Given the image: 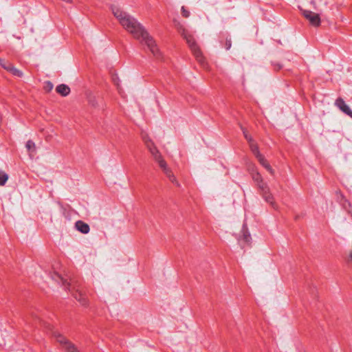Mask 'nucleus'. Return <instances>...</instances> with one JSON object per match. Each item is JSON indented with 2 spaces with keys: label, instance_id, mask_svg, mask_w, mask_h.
<instances>
[{
  "label": "nucleus",
  "instance_id": "nucleus-1",
  "mask_svg": "<svg viewBox=\"0 0 352 352\" xmlns=\"http://www.w3.org/2000/svg\"><path fill=\"white\" fill-rule=\"evenodd\" d=\"M109 9L120 25L127 32L131 34L133 38L144 43L155 58H162V53L157 45L156 41L135 18L116 5H111Z\"/></svg>",
  "mask_w": 352,
  "mask_h": 352
},
{
  "label": "nucleus",
  "instance_id": "nucleus-2",
  "mask_svg": "<svg viewBox=\"0 0 352 352\" xmlns=\"http://www.w3.org/2000/svg\"><path fill=\"white\" fill-rule=\"evenodd\" d=\"M142 138L146 147L149 151L154 160L158 164L159 166L162 168L164 174L169 178L171 182L176 183V179L172 170L168 168L166 162L163 159L160 152L157 148L150 137L148 135L144 134L142 135Z\"/></svg>",
  "mask_w": 352,
  "mask_h": 352
},
{
  "label": "nucleus",
  "instance_id": "nucleus-3",
  "mask_svg": "<svg viewBox=\"0 0 352 352\" xmlns=\"http://www.w3.org/2000/svg\"><path fill=\"white\" fill-rule=\"evenodd\" d=\"M179 32L188 43L197 62H199L204 69H208L207 62L193 37L184 28L179 29Z\"/></svg>",
  "mask_w": 352,
  "mask_h": 352
},
{
  "label": "nucleus",
  "instance_id": "nucleus-4",
  "mask_svg": "<svg viewBox=\"0 0 352 352\" xmlns=\"http://www.w3.org/2000/svg\"><path fill=\"white\" fill-rule=\"evenodd\" d=\"M244 135L245 139L249 142L252 152L254 153L261 165L263 166L270 174H273L274 170L267 162V161L265 159V157L259 153L257 144L245 132H244Z\"/></svg>",
  "mask_w": 352,
  "mask_h": 352
},
{
  "label": "nucleus",
  "instance_id": "nucleus-5",
  "mask_svg": "<svg viewBox=\"0 0 352 352\" xmlns=\"http://www.w3.org/2000/svg\"><path fill=\"white\" fill-rule=\"evenodd\" d=\"M260 194L264 200L274 210L278 209V205L275 201L273 195L271 193L267 184L261 186Z\"/></svg>",
  "mask_w": 352,
  "mask_h": 352
},
{
  "label": "nucleus",
  "instance_id": "nucleus-6",
  "mask_svg": "<svg viewBox=\"0 0 352 352\" xmlns=\"http://www.w3.org/2000/svg\"><path fill=\"white\" fill-rule=\"evenodd\" d=\"M53 270L54 272L52 275V279L56 281L58 284L65 285V270L64 266L58 263H55L53 265Z\"/></svg>",
  "mask_w": 352,
  "mask_h": 352
},
{
  "label": "nucleus",
  "instance_id": "nucleus-7",
  "mask_svg": "<svg viewBox=\"0 0 352 352\" xmlns=\"http://www.w3.org/2000/svg\"><path fill=\"white\" fill-rule=\"evenodd\" d=\"M248 170L252 176V179L256 184V186H258L259 190H261V186L262 184H267L265 182H264V181L262 178V176L257 171L256 168L255 167V166L254 164H249L248 166Z\"/></svg>",
  "mask_w": 352,
  "mask_h": 352
},
{
  "label": "nucleus",
  "instance_id": "nucleus-8",
  "mask_svg": "<svg viewBox=\"0 0 352 352\" xmlns=\"http://www.w3.org/2000/svg\"><path fill=\"white\" fill-rule=\"evenodd\" d=\"M304 17L309 21V23L313 26H319L320 24V17L317 13L311 12L310 10H303L302 11Z\"/></svg>",
  "mask_w": 352,
  "mask_h": 352
},
{
  "label": "nucleus",
  "instance_id": "nucleus-9",
  "mask_svg": "<svg viewBox=\"0 0 352 352\" xmlns=\"http://www.w3.org/2000/svg\"><path fill=\"white\" fill-rule=\"evenodd\" d=\"M336 104L342 112L352 118V111L342 98H338L336 101Z\"/></svg>",
  "mask_w": 352,
  "mask_h": 352
},
{
  "label": "nucleus",
  "instance_id": "nucleus-10",
  "mask_svg": "<svg viewBox=\"0 0 352 352\" xmlns=\"http://www.w3.org/2000/svg\"><path fill=\"white\" fill-rule=\"evenodd\" d=\"M75 228L85 234H88L90 230L89 225L82 221H78L75 223Z\"/></svg>",
  "mask_w": 352,
  "mask_h": 352
},
{
  "label": "nucleus",
  "instance_id": "nucleus-11",
  "mask_svg": "<svg viewBox=\"0 0 352 352\" xmlns=\"http://www.w3.org/2000/svg\"><path fill=\"white\" fill-rule=\"evenodd\" d=\"M54 336L56 338V341L59 342L60 344L63 345V346L65 348L66 346V339L65 336L58 332H54Z\"/></svg>",
  "mask_w": 352,
  "mask_h": 352
},
{
  "label": "nucleus",
  "instance_id": "nucleus-12",
  "mask_svg": "<svg viewBox=\"0 0 352 352\" xmlns=\"http://www.w3.org/2000/svg\"><path fill=\"white\" fill-rule=\"evenodd\" d=\"M76 298L81 304V305L84 307H87L89 305V300L85 295L80 294L79 298L76 296Z\"/></svg>",
  "mask_w": 352,
  "mask_h": 352
},
{
  "label": "nucleus",
  "instance_id": "nucleus-13",
  "mask_svg": "<svg viewBox=\"0 0 352 352\" xmlns=\"http://www.w3.org/2000/svg\"><path fill=\"white\" fill-rule=\"evenodd\" d=\"M25 147L29 153H33L36 151V145L32 140H28L26 142Z\"/></svg>",
  "mask_w": 352,
  "mask_h": 352
},
{
  "label": "nucleus",
  "instance_id": "nucleus-14",
  "mask_svg": "<svg viewBox=\"0 0 352 352\" xmlns=\"http://www.w3.org/2000/svg\"><path fill=\"white\" fill-rule=\"evenodd\" d=\"M8 179V175L0 170V186H4Z\"/></svg>",
  "mask_w": 352,
  "mask_h": 352
},
{
  "label": "nucleus",
  "instance_id": "nucleus-15",
  "mask_svg": "<svg viewBox=\"0 0 352 352\" xmlns=\"http://www.w3.org/2000/svg\"><path fill=\"white\" fill-rule=\"evenodd\" d=\"M8 72L18 77H21L23 76L22 72L15 68L12 65H11L10 68H8Z\"/></svg>",
  "mask_w": 352,
  "mask_h": 352
},
{
  "label": "nucleus",
  "instance_id": "nucleus-16",
  "mask_svg": "<svg viewBox=\"0 0 352 352\" xmlns=\"http://www.w3.org/2000/svg\"><path fill=\"white\" fill-rule=\"evenodd\" d=\"M56 90L58 93L60 94L63 96H66V85L61 84V85H58L56 87Z\"/></svg>",
  "mask_w": 352,
  "mask_h": 352
},
{
  "label": "nucleus",
  "instance_id": "nucleus-17",
  "mask_svg": "<svg viewBox=\"0 0 352 352\" xmlns=\"http://www.w3.org/2000/svg\"><path fill=\"white\" fill-rule=\"evenodd\" d=\"M54 85L52 82L47 80L44 82L43 89L46 92H50L53 89Z\"/></svg>",
  "mask_w": 352,
  "mask_h": 352
},
{
  "label": "nucleus",
  "instance_id": "nucleus-18",
  "mask_svg": "<svg viewBox=\"0 0 352 352\" xmlns=\"http://www.w3.org/2000/svg\"><path fill=\"white\" fill-rule=\"evenodd\" d=\"M0 65L3 68L8 71V68H10L12 64L8 61L6 60L5 59L0 58Z\"/></svg>",
  "mask_w": 352,
  "mask_h": 352
},
{
  "label": "nucleus",
  "instance_id": "nucleus-19",
  "mask_svg": "<svg viewBox=\"0 0 352 352\" xmlns=\"http://www.w3.org/2000/svg\"><path fill=\"white\" fill-rule=\"evenodd\" d=\"M67 352H80L77 348L72 343L67 342Z\"/></svg>",
  "mask_w": 352,
  "mask_h": 352
},
{
  "label": "nucleus",
  "instance_id": "nucleus-20",
  "mask_svg": "<svg viewBox=\"0 0 352 352\" xmlns=\"http://www.w3.org/2000/svg\"><path fill=\"white\" fill-rule=\"evenodd\" d=\"M182 16L184 17H188L189 16V12L187 10H186L184 7L182 8Z\"/></svg>",
  "mask_w": 352,
  "mask_h": 352
},
{
  "label": "nucleus",
  "instance_id": "nucleus-21",
  "mask_svg": "<svg viewBox=\"0 0 352 352\" xmlns=\"http://www.w3.org/2000/svg\"><path fill=\"white\" fill-rule=\"evenodd\" d=\"M250 235H249V234H246V233H245V234H244V241H245L246 243H248V242L250 241Z\"/></svg>",
  "mask_w": 352,
  "mask_h": 352
},
{
  "label": "nucleus",
  "instance_id": "nucleus-22",
  "mask_svg": "<svg viewBox=\"0 0 352 352\" xmlns=\"http://www.w3.org/2000/svg\"><path fill=\"white\" fill-rule=\"evenodd\" d=\"M30 316L32 317V318H37V316L36 315V314L34 312H31L30 313Z\"/></svg>",
  "mask_w": 352,
  "mask_h": 352
},
{
  "label": "nucleus",
  "instance_id": "nucleus-23",
  "mask_svg": "<svg viewBox=\"0 0 352 352\" xmlns=\"http://www.w3.org/2000/svg\"><path fill=\"white\" fill-rule=\"evenodd\" d=\"M349 259L352 261V250L350 251L349 254Z\"/></svg>",
  "mask_w": 352,
  "mask_h": 352
}]
</instances>
